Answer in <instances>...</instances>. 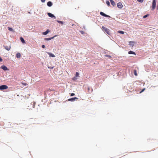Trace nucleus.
<instances>
[{"instance_id": "39", "label": "nucleus", "mask_w": 158, "mask_h": 158, "mask_svg": "<svg viewBox=\"0 0 158 158\" xmlns=\"http://www.w3.org/2000/svg\"><path fill=\"white\" fill-rule=\"evenodd\" d=\"M83 31H82V32H81V33H83Z\"/></svg>"}, {"instance_id": "29", "label": "nucleus", "mask_w": 158, "mask_h": 158, "mask_svg": "<svg viewBox=\"0 0 158 158\" xmlns=\"http://www.w3.org/2000/svg\"><path fill=\"white\" fill-rule=\"evenodd\" d=\"M148 15H144L143 16V18H146L148 16Z\"/></svg>"}, {"instance_id": "38", "label": "nucleus", "mask_w": 158, "mask_h": 158, "mask_svg": "<svg viewBox=\"0 0 158 158\" xmlns=\"http://www.w3.org/2000/svg\"><path fill=\"white\" fill-rule=\"evenodd\" d=\"M83 31H82V32H81V33H83Z\"/></svg>"}, {"instance_id": "28", "label": "nucleus", "mask_w": 158, "mask_h": 158, "mask_svg": "<svg viewBox=\"0 0 158 158\" xmlns=\"http://www.w3.org/2000/svg\"><path fill=\"white\" fill-rule=\"evenodd\" d=\"M145 89V88L143 89L140 92V93H141L143 92Z\"/></svg>"}, {"instance_id": "18", "label": "nucleus", "mask_w": 158, "mask_h": 158, "mask_svg": "<svg viewBox=\"0 0 158 158\" xmlns=\"http://www.w3.org/2000/svg\"><path fill=\"white\" fill-rule=\"evenodd\" d=\"M16 56L17 58H19L21 56L20 53H17V54L16 55Z\"/></svg>"}, {"instance_id": "35", "label": "nucleus", "mask_w": 158, "mask_h": 158, "mask_svg": "<svg viewBox=\"0 0 158 158\" xmlns=\"http://www.w3.org/2000/svg\"><path fill=\"white\" fill-rule=\"evenodd\" d=\"M107 56L108 57H110L111 56H109V55H107Z\"/></svg>"}, {"instance_id": "20", "label": "nucleus", "mask_w": 158, "mask_h": 158, "mask_svg": "<svg viewBox=\"0 0 158 158\" xmlns=\"http://www.w3.org/2000/svg\"><path fill=\"white\" fill-rule=\"evenodd\" d=\"M133 71H134V75L135 76H137V73L136 72V70L135 69H134Z\"/></svg>"}, {"instance_id": "41", "label": "nucleus", "mask_w": 158, "mask_h": 158, "mask_svg": "<svg viewBox=\"0 0 158 158\" xmlns=\"http://www.w3.org/2000/svg\"><path fill=\"white\" fill-rule=\"evenodd\" d=\"M129 90V91H131V90Z\"/></svg>"}, {"instance_id": "15", "label": "nucleus", "mask_w": 158, "mask_h": 158, "mask_svg": "<svg viewBox=\"0 0 158 158\" xmlns=\"http://www.w3.org/2000/svg\"><path fill=\"white\" fill-rule=\"evenodd\" d=\"M134 42L133 41H131L129 42V45L133 46L134 44Z\"/></svg>"}, {"instance_id": "5", "label": "nucleus", "mask_w": 158, "mask_h": 158, "mask_svg": "<svg viewBox=\"0 0 158 158\" xmlns=\"http://www.w3.org/2000/svg\"><path fill=\"white\" fill-rule=\"evenodd\" d=\"M117 7L120 9L122 8L123 6V5L121 2H119L117 4Z\"/></svg>"}, {"instance_id": "22", "label": "nucleus", "mask_w": 158, "mask_h": 158, "mask_svg": "<svg viewBox=\"0 0 158 158\" xmlns=\"http://www.w3.org/2000/svg\"><path fill=\"white\" fill-rule=\"evenodd\" d=\"M8 30H9L10 31H13V30L12 28L10 27H8Z\"/></svg>"}, {"instance_id": "27", "label": "nucleus", "mask_w": 158, "mask_h": 158, "mask_svg": "<svg viewBox=\"0 0 158 158\" xmlns=\"http://www.w3.org/2000/svg\"><path fill=\"white\" fill-rule=\"evenodd\" d=\"M144 0H137V1L140 2H143Z\"/></svg>"}, {"instance_id": "30", "label": "nucleus", "mask_w": 158, "mask_h": 158, "mask_svg": "<svg viewBox=\"0 0 158 158\" xmlns=\"http://www.w3.org/2000/svg\"><path fill=\"white\" fill-rule=\"evenodd\" d=\"M48 68L49 69H52L53 68V67H48Z\"/></svg>"}, {"instance_id": "6", "label": "nucleus", "mask_w": 158, "mask_h": 158, "mask_svg": "<svg viewBox=\"0 0 158 158\" xmlns=\"http://www.w3.org/2000/svg\"><path fill=\"white\" fill-rule=\"evenodd\" d=\"M100 14L101 15H102L103 16L106 17H109V18L110 17V16H109L105 14V13H104L103 12H100Z\"/></svg>"}, {"instance_id": "25", "label": "nucleus", "mask_w": 158, "mask_h": 158, "mask_svg": "<svg viewBox=\"0 0 158 158\" xmlns=\"http://www.w3.org/2000/svg\"><path fill=\"white\" fill-rule=\"evenodd\" d=\"M75 76L76 77H79V73L78 72H76Z\"/></svg>"}, {"instance_id": "4", "label": "nucleus", "mask_w": 158, "mask_h": 158, "mask_svg": "<svg viewBox=\"0 0 158 158\" xmlns=\"http://www.w3.org/2000/svg\"><path fill=\"white\" fill-rule=\"evenodd\" d=\"M8 87L5 85H3L0 86V90H3L6 89H8Z\"/></svg>"}, {"instance_id": "37", "label": "nucleus", "mask_w": 158, "mask_h": 158, "mask_svg": "<svg viewBox=\"0 0 158 158\" xmlns=\"http://www.w3.org/2000/svg\"><path fill=\"white\" fill-rule=\"evenodd\" d=\"M88 90L89 91L90 89V88L89 87H88Z\"/></svg>"}, {"instance_id": "11", "label": "nucleus", "mask_w": 158, "mask_h": 158, "mask_svg": "<svg viewBox=\"0 0 158 158\" xmlns=\"http://www.w3.org/2000/svg\"><path fill=\"white\" fill-rule=\"evenodd\" d=\"M4 47L5 49L8 51H9V50H10V48H11V47H10V46H4Z\"/></svg>"}, {"instance_id": "33", "label": "nucleus", "mask_w": 158, "mask_h": 158, "mask_svg": "<svg viewBox=\"0 0 158 158\" xmlns=\"http://www.w3.org/2000/svg\"><path fill=\"white\" fill-rule=\"evenodd\" d=\"M41 1L42 2H45V0H41Z\"/></svg>"}, {"instance_id": "31", "label": "nucleus", "mask_w": 158, "mask_h": 158, "mask_svg": "<svg viewBox=\"0 0 158 158\" xmlns=\"http://www.w3.org/2000/svg\"><path fill=\"white\" fill-rule=\"evenodd\" d=\"M75 95V94L74 93H72L71 94V95H70V96H74Z\"/></svg>"}, {"instance_id": "14", "label": "nucleus", "mask_w": 158, "mask_h": 158, "mask_svg": "<svg viewBox=\"0 0 158 158\" xmlns=\"http://www.w3.org/2000/svg\"><path fill=\"white\" fill-rule=\"evenodd\" d=\"M50 32V31L48 29L46 31L43 32V34L44 35H46L48 34V32Z\"/></svg>"}, {"instance_id": "16", "label": "nucleus", "mask_w": 158, "mask_h": 158, "mask_svg": "<svg viewBox=\"0 0 158 158\" xmlns=\"http://www.w3.org/2000/svg\"><path fill=\"white\" fill-rule=\"evenodd\" d=\"M111 4L113 6H114L115 5V3L112 0H110Z\"/></svg>"}, {"instance_id": "19", "label": "nucleus", "mask_w": 158, "mask_h": 158, "mask_svg": "<svg viewBox=\"0 0 158 158\" xmlns=\"http://www.w3.org/2000/svg\"><path fill=\"white\" fill-rule=\"evenodd\" d=\"M128 53L129 54H133L135 55V53L134 52L132 51H130L128 52Z\"/></svg>"}, {"instance_id": "8", "label": "nucleus", "mask_w": 158, "mask_h": 158, "mask_svg": "<svg viewBox=\"0 0 158 158\" xmlns=\"http://www.w3.org/2000/svg\"><path fill=\"white\" fill-rule=\"evenodd\" d=\"M47 53L49 55L50 57H55V56L51 52H47Z\"/></svg>"}, {"instance_id": "34", "label": "nucleus", "mask_w": 158, "mask_h": 158, "mask_svg": "<svg viewBox=\"0 0 158 158\" xmlns=\"http://www.w3.org/2000/svg\"><path fill=\"white\" fill-rule=\"evenodd\" d=\"M45 45H43L42 46V48H45Z\"/></svg>"}, {"instance_id": "3", "label": "nucleus", "mask_w": 158, "mask_h": 158, "mask_svg": "<svg viewBox=\"0 0 158 158\" xmlns=\"http://www.w3.org/2000/svg\"><path fill=\"white\" fill-rule=\"evenodd\" d=\"M156 0H153L152 5V10H154L156 7Z\"/></svg>"}, {"instance_id": "24", "label": "nucleus", "mask_w": 158, "mask_h": 158, "mask_svg": "<svg viewBox=\"0 0 158 158\" xmlns=\"http://www.w3.org/2000/svg\"><path fill=\"white\" fill-rule=\"evenodd\" d=\"M106 4L108 6H109L110 5V3L109 1H106Z\"/></svg>"}, {"instance_id": "40", "label": "nucleus", "mask_w": 158, "mask_h": 158, "mask_svg": "<svg viewBox=\"0 0 158 158\" xmlns=\"http://www.w3.org/2000/svg\"><path fill=\"white\" fill-rule=\"evenodd\" d=\"M83 31H82V32H81V33H83Z\"/></svg>"}, {"instance_id": "2", "label": "nucleus", "mask_w": 158, "mask_h": 158, "mask_svg": "<svg viewBox=\"0 0 158 158\" xmlns=\"http://www.w3.org/2000/svg\"><path fill=\"white\" fill-rule=\"evenodd\" d=\"M102 30L106 32L108 35H110L111 34L110 31L109 29L107 28L102 26Z\"/></svg>"}, {"instance_id": "17", "label": "nucleus", "mask_w": 158, "mask_h": 158, "mask_svg": "<svg viewBox=\"0 0 158 158\" xmlns=\"http://www.w3.org/2000/svg\"><path fill=\"white\" fill-rule=\"evenodd\" d=\"M20 40L22 43H25V41L23 37H21L20 38Z\"/></svg>"}, {"instance_id": "7", "label": "nucleus", "mask_w": 158, "mask_h": 158, "mask_svg": "<svg viewBox=\"0 0 158 158\" xmlns=\"http://www.w3.org/2000/svg\"><path fill=\"white\" fill-rule=\"evenodd\" d=\"M78 98H77V97H75V98H70L69 99H68V101H71V102H73V101H74L75 99H78Z\"/></svg>"}, {"instance_id": "23", "label": "nucleus", "mask_w": 158, "mask_h": 158, "mask_svg": "<svg viewBox=\"0 0 158 158\" xmlns=\"http://www.w3.org/2000/svg\"><path fill=\"white\" fill-rule=\"evenodd\" d=\"M57 22L58 23H61V24H63V23H63V22H62V21H61L57 20Z\"/></svg>"}, {"instance_id": "9", "label": "nucleus", "mask_w": 158, "mask_h": 158, "mask_svg": "<svg viewBox=\"0 0 158 158\" xmlns=\"http://www.w3.org/2000/svg\"><path fill=\"white\" fill-rule=\"evenodd\" d=\"M57 35H55L54 36H53V37H51V38H45L44 40H51L52 39H53Z\"/></svg>"}, {"instance_id": "1", "label": "nucleus", "mask_w": 158, "mask_h": 158, "mask_svg": "<svg viewBox=\"0 0 158 158\" xmlns=\"http://www.w3.org/2000/svg\"><path fill=\"white\" fill-rule=\"evenodd\" d=\"M35 105V102L33 101L30 103H28L27 105V109L29 110H32L34 108Z\"/></svg>"}, {"instance_id": "32", "label": "nucleus", "mask_w": 158, "mask_h": 158, "mask_svg": "<svg viewBox=\"0 0 158 158\" xmlns=\"http://www.w3.org/2000/svg\"><path fill=\"white\" fill-rule=\"evenodd\" d=\"M2 59L1 57H0V62H2Z\"/></svg>"}, {"instance_id": "13", "label": "nucleus", "mask_w": 158, "mask_h": 158, "mask_svg": "<svg viewBox=\"0 0 158 158\" xmlns=\"http://www.w3.org/2000/svg\"><path fill=\"white\" fill-rule=\"evenodd\" d=\"M2 69L4 70H7V68L5 66L3 65L1 67Z\"/></svg>"}, {"instance_id": "26", "label": "nucleus", "mask_w": 158, "mask_h": 158, "mask_svg": "<svg viewBox=\"0 0 158 158\" xmlns=\"http://www.w3.org/2000/svg\"><path fill=\"white\" fill-rule=\"evenodd\" d=\"M134 88V86L133 85L130 86V89L132 90Z\"/></svg>"}, {"instance_id": "21", "label": "nucleus", "mask_w": 158, "mask_h": 158, "mask_svg": "<svg viewBox=\"0 0 158 158\" xmlns=\"http://www.w3.org/2000/svg\"><path fill=\"white\" fill-rule=\"evenodd\" d=\"M118 32L119 33H120L122 34H123L124 33L123 31H118Z\"/></svg>"}, {"instance_id": "12", "label": "nucleus", "mask_w": 158, "mask_h": 158, "mask_svg": "<svg viewBox=\"0 0 158 158\" xmlns=\"http://www.w3.org/2000/svg\"><path fill=\"white\" fill-rule=\"evenodd\" d=\"M47 5L48 6L50 7L52 5V3L51 2L49 1L47 2Z\"/></svg>"}, {"instance_id": "36", "label": "nucleus", "mask_w": 158, "mask_h": 158, "mask_svg": "<svg viewBox=\"0 0 158 158\" xmlns=\"http://www.w3.org/2000/svg\"><path fill=\"white\" fill-rule=\"evenodd\" d=\"M157 9L158 10V5L157 6Z\"/></svg>"}, {"instance_id": "10", "label": "nucleus", "mask_w": 158, "mask_h": 158, "mask_svg": "<svg viewBox=\"0 0 158 158\" xmlns=\"http://www.w3.org/2000/svg\"><path fill=\"white\" fill-rule=\"evenodd\" d=\"M48 16L50 17L55 18H56V17L53 15L51 13H48Z\"/></svg>"}]
</instances>
